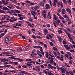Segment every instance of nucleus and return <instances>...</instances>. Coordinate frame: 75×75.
Instances as JSON below:
<instances>
[{
  "instance_id": "ddd939ff",
  "label": "nucleus",
  "mask_w": 75,
  "mask_h": 75,
  "mask_svg": "<svg viewBox=\"0 0 75 75\" xmlns=\"http://www.w3.org/2000/svg\"><path fill=\"white\" fill-rule=\"evenodd\" d=\"M43 31L44 32V34L45 35H47V33H48V30L47 29H45L44 30H43Z\"/></svg>"
},
{
  "instance_id": "0eeeda50",
  "label": "nucleus",
  "mask_w": 75,
  "mask_h": 75,
  "mask_svg": "<svg viewBox=\"0 0 75 75\" xmlns=\"http://www.w3.org/2000/svg\"><path fill=\"white\" fill-rule=\"evenodd\" d=\"M45 7L46 10H50V6L49 4H47L45 5Z\"/></svg>"
},
{
  "instance_id": "393cba45",
  "label": "nucleus",
  "mask_w": 75,
  "mask_h": 75,
  "mask_svg": "<svg viewBox=\"0 0 75 75\" xmlns=\"http://www.w3.org/2000/svg\"><path fill=\"white\" fill-rule=\"evenodd\" d=\"M52 49L54 51H57V48L54 47L53 46L52 47Z\"/></svg>"
},
{
  "instance_id": "603ef678",
  "label": "nucleus",
  "mask_w": 75,
  "mask_h": 75,
  "mask_svg": "<svg viewBox=\"0 0 75 75\" xmlns=\"http://www.w3.org/2000/svg\"><path fill=\"white\" fill-rule=\"evenodd\" d=\"M63 17L64 18H67V17H68V15L67 14L64 15L63 16Z\"/></svg>"
},
{
  "instance_id": "aec40b11",
  "label": "nucleus",
  "mask_w": 75,
  "mask_h": 75,
  "mask_svg": "<svg viewBox=\"0 0 75 75\" xmlns=\"http://www.w3.org/2000/svg\"><path fill=\"white\" fill-rule=\"evenodd\" d=\"M3 10H8L9 9L7 7H4L3 8Z\"/></svg>"
},
{
  "instance_id": "2f4dec72",
  "label": "nucleus",
  "mask_w": 75,
  "mask_h": 75,
  "mask_svg": "<svg viewBox=\"0 0 75 75\" xmlns=\"http://www.w3.org/2000/svg\"><path fill=\"white\" fill-rule=\"evenodd\" d=\"M67 35H68V37H69V38L71 37V34H70L69 33H67Z\"/></svg>"
},
{
  "instance_id": "a878e982",
  "label": "nucleus",
  "mask_w": 75,
  "mask_h": 75,
  "mask_svg": "<svg viewBox=\"0 0 75 75\" xmlns=\"http://www.w3.org/2000/svg\"><path fill=\"white\" fill-rule=\"evenodd\" d=\"M41 12H42V14H46V13H47V12H46V11H45V10L42 11Z\"/></svg>"
},
{
  "instance_id": "ea45409f",
  "label": "nucleus",
  "mask_w": 75,
  "mask_h": 75,
  "mask_svg": "<svg viewBox=\"0 0 75 75\" xmlns=\"http://www.w3.org/2000/svg\"><path fill=\"white\" fill-rule=\"evenodd\" d=\"M54 18L55 20H56V21L57 20V16L55 15H54Z\"/></svg>"
},
{
  "instance_id": "4468645a",
  "label": "nucleus",
  "mask_w": 75,
  "mask_h": 75,
  "mask_svg": "<svg viewBox=\"0 0 75 75\" xmlns=\"http://www.w3.org/2000/svg\"><path fill=\"white\" fill-rule=\"evenodd\" d=\"M57 37L58 39H59V41H60V42H61L62 41V38L60 37L59 36H57Z\"/></svg>"
},
{
  "instance_id": "de8ad7c7",
  "label": "nucleus",
  "mask_w": 75,
  "mask_h": 75,
  "mask_svg": "<svg viewBox=\"0 0 75 75\" xmlns=\"http://www.w3.org/2000/svg\"><path fill=\"white\" fill-rule=\"evenodd\" d=\"M46 26L47 27H48V28H50L51 26L50 25V24H46Z\"/></svg>"
},
{
  "instance_id": "e433bc0d",
  "label": "nucleus",
  "mask_w": 75,
  "mask_h": 75,
  "mask_svg": "<svg viewBox=\"0 0 75 75\" xmlns=\"http://www.w3.org/2000/svg\"><path fill=\"white\" fill-rule=\"evenodd\" d=\"M21 48L19 47V49H18L17 51H22V49H21Z\"/></svg>"
},
{
  "instance_id": "6e6d98bb",
  "label": "nucleus",
  "mask_w": 75,
  "mask_h": 75,
  "mask_svg": "<svg viewBox=\"0 0 75 75\" xmlns=\"http://www.w3.org/2000/svg\"><path fill=\"white\" fill-rule=\"evenodd\" d=\"M35 50L34 49L33 50L32 52V54H33V53H34L35 52Z\"/></svg>"
},
{
  "instance_id": "37998d69",
  "label": "nucleus",
  "mask_w": 75,
  "mask_h": 75,
  "mask_svg": "<svg viewBox=\"0 0 75 75\" xmlns=\"http://www.w3.org/2000/svg\"><path fill=\"white\" fill-rule=\"evenodd\" d=\"M43 73H45V74H47V73H48V72H47V71L46 70H43Z\"/></svg>"
},
{
  "instance_id": "c85d7f7f",
  "label": "nucleus",
  "mask_w": 75,
  "mask_h": 75,
  "mask_svg": "<svg viewBox=\"0 0 75 75\" xmlns=\"http://www.w3.org/2000/svg\"><path fill=\"white\" fill-rule=\"evenodd\" d=\"M67 29L69 31V32H70V33H72V30L70 28H67Z\"/></svg>"
},
{
  "instance_id": "774afa93",
  "label": "nucleus",
  "mask_w": 75,
  "mask_h": 75,
  "mask_svg": "<svg viewBox=\"0 0 75 75\" xmlns=\"http://www.w3.org/2000/svg\"><path fill=\"white\" fill-rule=\"evenodd\" d=\"M28 33L29 34H31V32L30 31H28Z\"/></svg>"
},
{
  "instance_id": "6e6552de",
  "label": "nucleus",
  "mask_w": 75,
  "mask_h": 75,
  "mask_svg": "<svg viewBox=\"0 0 75 75\" xmlns=\"http://www.w3.org/2000/svg\"><path fill=\"white\" fill-rule=\"evenodd\" d=\"M31 13L32 14V15L33 16H35V15H36V16H37V13H36L35 11H34L33 10H31Z\"/></svg>"
},
{
  "instance_id": "338daca9",
  "label": "nucleus",
  "mask_w": 75,
  "mask_h": 75,
  "mask_svg": "<svg viewBox=\"0 0 75 75\" xmlns=\"http://www.w3.org/2000/svg\"><path fill=\"white\" fill-rule=\"evenodd\" d=\"M14 64H15V65H17L18 64V62H13V63Z\"/></svg>"
},
{
  "instance_id": "f257e3e1",
  "label": "nucleus",
  "mask_w": 75,
  "mask_h": 75,
  "mask_svg": "<svg viewBox=\"0 0 75 75\" xmlns=\"http://www.w3.org/2000/svg\"><path fill=\"white\" fill-rule=\"evenodd\" d=\"M62 67H62H61L60 68L61 70L62 73H65V71H66V67L63 66Z\"/></svg>"
},
{
  "instance_id": "20e7f679",
  "label": "nucleus",
  "mask_w": 75,
  "mask_h": 75,
  "mask_svg": "<svg viewBox=\"0 0 75 75\" xmlns=\"http://www.w3.org/2000/svg\"><path fill=\"white\" fill-rule=\"evenodd\" d=\"M58 3V0H54V2L52 4V5L54 6V7H57V4L56 3Z\"/></svg>"
},
{
  "instance_id": "49530a36",
  "label": "nucleus",
  "mask_w": 75,
  "mask_h": 75,
  "mask_svg": "<svg viewBox=\"0 0 75 75\" xmlns=\"http://www.w3.org/2000/svg\"><path fill=\"white\" fill-rule=\"evenodd\" d=\"M26 61H31V59H26Z\"/></svg>"
},
{
  "instance_id": "4d7b16f0",
  "label": "nucleus",
  "mask_w": 75,
  "mask_h": 75,
  "mask_svg": "<svg viewBox=\"0 0 75 75\" xmlns=\"http://www.w3.org/2000/svg\"><path fill=\"white\" fill-rule=\"evenodd\" d=\"M12 27H13V28H18V27L15 26H12Z\"/></svg>"
},
{
  "instance_id": "dca6fc26",
  "label": "nucleus",
  "mask_w": 75,
  "mask_h": 75,
  "mask_svg": "<svg viewBox=\"0 0 75 75\" xmlns=\"http://www.w3.org/2000/svg\"><path fill=\"white\" fill-rule=\"evenodd\" d=\"M38 8H39V7L38 6H35L34 8V11H37V10H38Z\"/></svg>"
},
{
  "instance_id": "5fc2aeb1",
  "label": "nucleus",
  "mask_w": 75,
  "mask_h": 75,
  "mask_svg": "<svg viewBox=\"0 0 75 75\" xmlns=\"http://www.w3.org/2000/svg\"><path fill=\"white\" fill-rule=\"evenodd\" d=\"M56 23H53V24L54 26H55V27H57V25H56Z\"/></svg>"
},
{
  "instance_id": "69168bd1",
  "label": "nucleus",
  "mask_w": 75,
  "mask_h": 75,
  "mask_svg": "<svg viewBox=\"0 0 75 75\" xmlns=\"http://www.w3.org/2000/svg\"><path fill=\"white\" fill-rule=\"evenodd\" d=\"M22 68H27L26 65H24L22 67Z\"/></svg>"
},
{
  "instance_id": "cd10ccee",
  "label": "nucleus",
  "mask_w": 75,
  "mask_h": 75,
  "mask_svg": "<svg viewBox=\"0 0 75 75\" xmlns=\"http://www.w3.org/2000/svg\"><path fill=\"white\" fill-rule=\"evenodd\" d=\"M15 7H16V8H17V9H21V7L18 6H16V5H15Z\"/></svg>"
},
{
  "instance_id": "bf43d9fd",
  "label": "nucleus",
  "mask_w": 75,
  "mask_h": 75,
  "mask_svg": "<svg viewBox=\"0 0 75 75\" xmlns=\"http://www.w3.org/2000/svg\"><path fill=\"white\" fill-rule=\"evenodd\" d=\"M40 46H33V48H39V47Z\"/></svg>"
},
{
  "instance_id": "680f3d73",
  "label": "nucleus",
  "mask_w": 75,
  "mask_h": 75,
  "mask_svg": "<svg viewBox=\"0 0 75 75\" xmlns=\"http://www.w3.org/2000/svg\"><path fill=\"white\" fill-rule=\"evenodd\" d=\"M10 64H13V62L9 61L8 62Z\"/></svg>"
},
{
  "instance_id": "9d476101",
  "label": "nucleus",
  "mask_w": 75,
  "mask_h": 75,
  "mask_svg": "<svg viewBox=\"0 0 75 75\" xmlns=\"http://www.w3.org/2000/svg\"><path fill=\"white\" fill-rule=\"evenodd\" d=\"M48 14L47 15V17L49 19H51V13L50 12H49L47 13Z\"/></svg>"
},
{
  "instance_id": "f8f14e48",
  "label": "nucleus",
  "mask_w": 75,
  "mask_h": 75,
  "mask_svg": "<svg viewBox=\"0 0 75 75\" xmlns=\"http://www.w3.org/2000/svg\"><path fill=\"white\" fill-rule=\"evenodd\" d=\"M64 47H65V48L66 50H71V48L68 47V45H64Z\"/></svg>"
},
{
  "instance_id": "5701e85b",
  "label": "nucleus",
  "mask_w": 75,
  "mask_h": 75,
  "mask_svg": "<svg viewBox=\"0 0 75 75\" xmlns=\"http://www.w3.org/2000/svg\"><path fill=\"white\" fill-rule=\"evenodd\" d=\"M47 74L48 75H54V74L52 73L50 71H47Z\"/></svg>"
},
{
  "instance_id": "b1692460",
  "label": "nucleus",
  "mask_w": 75,
  "mask_h": 75,
  "mask_svg": "<svg viewBox=\"0 0 75 75\" xmlns=\"http://www.w3.org/2000/svg\"><path fill=\"white\" fill-rule=\"evenodd\" d=\"M42 15L43 16L44 18H45L46 19H47V16H46V14L45 13L42 14Z\"/></svg>"
},
{
  "instance_id": "a211bd4d",
  "label": "nucleus",
  "mask_w": 75,
  "mask_h": 75,
  "mask_svg": "<svg viewBox=\"0 0 75 75\" xmlns=\"http://www.w3.org/2000/svg\"><path fill=\"white\" fill-rule=\"evenodd\" d=\"M23 17H20L18 18V19L20 20H23L25 18V16H23Z\"/></svg>"
},
{
  "instance_id": "052dcab7",
  "label": "nucleus",
  "mask_w": 75,
  "mask_h": 75,
  "mask_svg": "<svg viewBox=\"0 0 75 75\" xmlns=\"http://www.w3.org/2000/svg\"><path fill=\"white\" fill-rule=\"evenodd\" d=\"M26 64H27V65H28V66H31V65H32V64H28V63H27Z\"/></svg>"
},
{
  "instance_id": "2eb2a0df",
  "label": "nucleus",
  "mask_w": 75,
  "mask_h": 75,
  "mask_svg": "<svg viewBox=\"0 0 75 75\" xmlns=\"http://www.w3.org/2000/svg\"><path fill=\"white\" fill-rule=\"evenodd\" d=\"M39 5L41 6V7H43V6H44L45 4L44 3L42 2H41L39 4Z\"/></svg>"
},
{
  "instance_id": "bb28decb",
  "label": "nucleus",
  "mask_w": 75,
  "mask_h": 75,
  "mask_svg": "<svg viewBox=\"0 0 75 75\" xmlns=\"http://www.w3.org/2000/svg\"><path fill=\"white\" fill-rule=\"evenodd\" d=\"M18 17H23L24 16V15L22 14H18Z\"/></svg>"
},
{
  "instance_id": "4c0bfd02",
  "label": "nucleus",
  "mask_w": 75,
  "mask_h": 75,
  "mask_svg": "<svg viewBox=\"0 0 75 75\" xmlns=\"http://www.w3.org/2000/svg\"><path fill=\"white\" fill-rule=\"evenodd\" d=\"M36 56H37V54H33V56H32V57L33 58H34V57H36Z\"/></svg>"
},
{
  "instance_id": "13d9d810",
  "label": "nucleus",
  "mask_w": 75,
  "mask_h": 75,
  "mask_svg": "<svg viewBox=\"0 0 75 75\" xmlns=\"http://www.w3.org/2000/svg\"><path fill=\"white\" fill-rule=\"evenodd\" d=\"M5 41H8L9 40V39H8V38H7L6 37L5 38Z\"/></svg>"
},
{
  "instance_id": "423d86ee",
  "label": "nucleus",
  "mask_w": 75,
  "mask_h": 75,
  "mask_svg": "<svg viewBox=\"0 0 75 75\" xmlns=\"http://www.w3.org/2000/svg\"><path fill=\"white\" fill-rule=\"evenodd\" d=\"M48 59L49 60H50V62L51 64H52L54 63V58L52 57H49Z\"/></svg>"
},
{
  "instance_id": "4be33fe9",
  "label": "nucleus",
  "mask_w": 75,
  "mask_h": 75,
  "mask_svg": "<svg viewBox=\"0 0 75 75\" xmlns=\"http://www.w3.org/2000/svg\"><path fill=\"white\" fill-rule=\"evenodd\" d=\"M40 48V50L41 52H43V50L42 49V47L41 46H39L38 49Z\"/></svg>"
},
{
  "instance_id": "c03bdc74",
  "label": "nucleus",
  "mask_w": 75,
  "mask_h": 75,
  "mask_svg": "<svg viewBox=\"0 0 75 75\" xmlns=\"http://www.w3.org/2000/svg\"><path fill=\"white\" fill-rule=\"evenodd\" d=\"M62 10L61 9H59L57 11L58 13H60V12H62Z\"/></svg>"
},
{
  "instance_id": "a18cd8bd",
  "label": "nucleus",
  "mask_w": 75,
  "mask_h": 75,
  "mask_svg": "<svg viewBox=\"0 0 75 75\" xmlns=\"http://www.w3.org/2000/svg\"><path fill=\"white\" fill-rule=\"evenodd\" d=\"M14 1L13 0H10V1H12V2H13V3H17V1H16V0H14Z\"/></svg>"
},
{
  "instance_id": "f3484780",
  "label": "nucleus",
  "mask_w": 75,
  "mask_h": 75,
  "mask_svg": "<svg viewBox=\"0 0 75 75\" xmlns=\"http://www.w3.org/2000/svg\"><path fill=\"white\" fill-rule=\"evenodd\" d=\"M15 25L17 27H21V24H20V23H16L15 24Z\"/></svg>"
},
{
  "instance_id": "f03ea898",
  "label": "nucleus",
  "mask_w": 75,
  "mask_h": 75,
  "mask_svg": "<svg viewBox=\"0 0 75 75\" xmlns=\"http://www.w3.org/2000/svg\"><path fill=\"white\" fill-rule=\"evenodd\" d=\"M11 19H10L9 21L10 22H13V21H17L18 19L17 18H16L14 17H11Z\"/></svg>"
},
{
  "instance_id": "72a5a7b5",
  "label": "nucleus",
  "mask_w": 75,
  "mask_h": 75,
  "mask_svg": "<svg viewBox=\"0 0 75 75\" xmlns=\"http://www.w3.org/2000/svg\"><path fill=\"white\" fill-rule=\"evenodd\" d=\"M44 47L46 49H47V48H48V47H47V45H46L45 44H43Z\"/></svg>"
},
{
  "instance_id": "c9c22d12",
  "label": "nucleus",
  "mask_w": 75,
  "mask_h": 75,
  "mask_svg": "<svg viewBox=\"0 0 75 75\" xmlns=\"http://www.w3.org/2000/svg\"><path fill=\"white\" fill-rule=\"evenodd\" d=\"M58 32L59 33V34H62V31L59 30L58 31Z\"/></svg>"
},
{
  "instance_id": "412c9836",
  "label": "nucleus",
  "mask_w": 75,
  "mask_h": 75,
  "mask_svg": "<svg viewBox=\"0 0 75 75\" xmlns=\"http://www.w3.org/2000/svg\"><path fill=\"white\" fill-rule=\"evenodd\" d=\"M36 68H37V71H41V69H40V66H36Z\"/></svg>"
},
{
  "instance_id": "f704fd0d",
  "label": "nucleus",
  "mask_w": 75,
  "mask_h": 75,
  "mask_svg": "<svg viewBox=\"0 0 75 75\" xmlns=\"http://www.w3.org/2000/svg\"><path fill=\"white\" fill-rule=\"evenodd\" d=\"M59 18H60V19H61L62 20H64V18H63V17H62V16L61 15V16L59 17Z\"/></svg>"
},
{
  "instance_id": "a19ab883",
  "label": "nucleus",
  "mask_w": 75,
  "mask_h": 75,
  "mask_svg": "<svg viewBox=\"0 0 75 75\" xmlns=\"http://www.w3.org/2000/svg\"><path fill=\"white\" fill-rule=\"evenodd\" d=\"M70 74L71 75H74V73L73 72V71H70Z\"/></svg>"
},
{
  "instance_id": "7ed1b4c3",
  "label": "nucleus",
  "mask_w": 75,
  "mask_h": 75,
  "mask_svg": "<svg viewBox=\"0 0 75 75\" xmlns=\"http://www.w3.org/2000/svg\"><path fill=\"white\" fill-rule=\"evenodd\" d=\"M64 55H62L60 57L59 56H57V58L59 59V60L62 61H64Z\"/></svg>"
},
{
  "instance_id": "79ce46f5",
  "label": "nucleus",
  "mask_w": 75,
  "mask_h": 75,
  "mask_svg": "<svg viewBox=\"0 0 75 75\" xmlns=\"http://www.w3.org/2000/svg\"><path fill=\"white\" fill-rule=\"evenodd\" d=\"M0 61H1V62H2L4 63L5 62V61L4 60V59H0Z\"/></svg>"
},
{
  "instance_id": "39448f33",
  "label": "nucleus",
  "mask_w": 75,
  "mask_h": 75,
  "mask_svg": "<svg viewBox=\"0 0 75 75\" xmlns=\"http://www.w3.org/2000/svg\"><path fill=\"white\" fill-rule=\"evenodd\" d=\"M67 54H65V56L67 58H69V56H71L72 54L69 52H66Z\"/></svg>"
},
{
  "instance_id": "1a4fd4ad",
  "label": "nucleus",
  "mask_w": 75,
  "mask_h": 75,
  "mask_svg": "<svg viewBox=\"0 0 75 75\" xmlns=\"http://www.w3.org/2000/svg\"><path fill=\"white\" fill-rule=\"evenodd\" d=\"M13 59H15V60H17L18 61H19L20 62H21V61H23V60L22 59H20V58H16V57H13Z\"/></svg>"
},
{
  "instance_id": "8fccbe9b",
  "label": "nucleus",
  "mask_w": 75,
  "mask_h": 75,
  "mask_svg": "<svg viewBox=\"0 0 75 75\" xmlns=\"http://www.w3.org/2000/svg\"><path fill=\"white\" fill-rule=\"evenodd\" d=\"M8 41L10 43H13V40L11 39H10Z\"/></svg>"
},
{
  "instance_id": "473e14b6",
  "label": "nucleus",
  "mask_w": 75,
  "mask_h": 75,
  "mask_svg": "<svg viewBox=\"0 0 75 75\" xmlns=\"http://www.w3.org/2000/svg\"><path fill=\"white\" fill-rule=\"evenodd\" d=\"M69 74H70V71H66V75H69Z\"/></svg>"
},
{
  "instance_id": "58836bf2",
  "label": "nucleus",
  "mask_w": 75,
  "mask_h": 75,
  "mask_svg": "<svg viewBox=\"0 0 75 75\" xmlns=\"http://www.w3.org/2000/svg\"><path fill=\"white\" fill-rule=\"evenodd\" d=\"M62 42H63V44L64 45H65L66 44H67V42L65 40H63L62 41Z\"/></svg>"
},
{
  "instance_id": "9b49d317",
  "label": "nucleus",
  "mask_w": 75,
  "mask_h": 75,
  "mask_svg": "<svg viewBox=\"0 0 75 75\" xmlns=\"http://www.w3.org/2000/svg\"><path fill=\"white\" fill-rule=\"evenodd\" d=\"M66 11L67 12H69L70 15H71L72 14V12H71V10L69 8H67L66 9Z\"/></svg>"
},
{
  "instance_id": "09e8293b",
  "label": "nucleus",
  "mask_w": 75,
  "mask_h": 75,
  "mask_svg": "<svg viewBox=\"0 0 75 75\" xmlns=\"http://www.w3.org/2000/svg\"><path fill=\"white\" fill-rule=\"evenodd\" d=\"M38 42L39 44H41L42 45H43V44H44V43L42 42L38 41Z\"/></svg>"
},
{
  "instance_id": "0e129e2a",
  "label": "nucleus",
  "mask_w": 75,
  "mask_h": 75,
  "mask_svg": "<svg viewBox=\"0 0 75 75\" xmlns=\"http://www.w3.org/2000/svg\"><path fill=\"white\" fill-rule=\"evenodd\" d=\"M70 51L71 52H75V50H70Z\"/></svg>"
},
{
  "instance_id": "3c124183",
  "label": "nucleus",
  "mask_w": 75,
  "mask_h": 75,
  "mask_svg": "<svg viewBox=\"0 0 75 75\" xmlns=\"http://www.w3.org/2000/svg\"><path fill=\"white\" fill-rule=\"evenodd\" d=\"M36 37L38 38H40V39H42V37L40 36H36Z\"/></svg>"
},
{
  "instance_id": "e2e57ef3",
  "label": "nucleus",
  "mask_w": 75,
  "mask_h": 75,
  "mask_svg": "<svg viewBox=\"0 0 75 75\" xmlns=\"http://www.w3.org/2000/svg\"><path fill=\"white\" fill-rule=\"evenodd\" d=\"M69 47H70L71 48H73V45H69Z\"/></svg>"
},
{
  "instance_id": "6ab92c4d",
  "label": "nucleus",
  "mask_w": 75,
  "mask_h": 75,
  "mask_svg": "<svg viewBox=\"0 0 75 75\" xmlns=\"http://www.w3.org/2000/svg\"><path fill=\"white\" fill-rule=\"evenodd\" d=\"M14 12H15L16 13L18 14V13H21V11H18V10H15Z\"/></svg>"
},
{
  "instance_id": "7c9ffc66",
  "label": "nucleus",
  "mask_w": 75,
  "mask_h": 75,
  "mask_svg": "<svg viewBox=\"0 0 75 75\" xmlns=\"http://www.w3.org/2000/svg\"><path fill=\"white\" fill-rule=\"evenodd\" d=\"M5 12V11H3L1 9H0V13H4Z\"/></svg>"
},
{
  "instance_id": "864d4df0",
  "label": "nucleus",
  "mask_w": 75,
  "mask_h": 75,
  "mask_svg": "<svg viewBox=\"0 0 75 75\" xmlns=\"http://www.w3.org/2000/svg\"><path fill=\"white\" fill-rule=\"evenodd\" d=\"M60 6H61L62 8L63 7V4H62V3L61 2L60 3Z\"/></svg>"
},
{
  "instance_id": "c756f323",
  "label": "nucleus",
  "mask_w": 75,
  "mask_h": 75,
  "mask_svg": "<svg viewBox=\"0 0 75 75\" xmlns=\"http://www.w3.org/2000/svg\"><path fill=\"white\" fill-rule=\"evenodd\" d=\"M49 43L50 45L51 46H52V47H54V44H53V43L52 42H49Z\"/></svg>"
}]
</instances>
